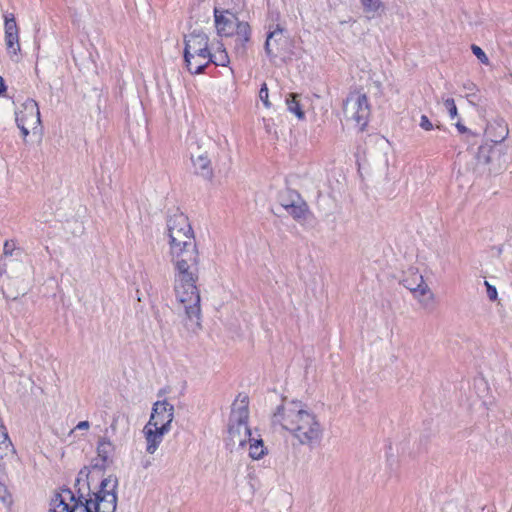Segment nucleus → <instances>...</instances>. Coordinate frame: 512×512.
<instances>
[{
  "mask_svg": "<svg viewBox=\"0 0 512 512\" xmlns=\"http://www.w3.org/2000/svg\"><path fill=\"white\" fill-rule=\"evenodd\" d=\"M169 255L173 265V288L177 301L184 308L191 329L201 328L199 279V251L189 219L176 212L167 220Z\"/></svg>",
  "mask_w": 512,
  "mask_h": 512,
  "instance_id": "1",
  "label": "nucleus"
},
{
  "mask_svg": "<svg viewBox=\"0 0 512 512\" xmlns=\"http://www.w3.org/2000/svg\"><path fill=\"white\" fill-rule=\"evenodd\" d=\"M273 425L287 430L301 445L314 447L323 437V428L317 416L299 401L284 402L272 416Z\"/></svg>",
  "mask_w": 512,
  "mask_h": 512,
  "instance_id": "2",
  "label": "nucleus"
},
{
  "mask_svg": "<svg viewBox=\"0 0 512 512\" xmlns=\"http://www.w3.org/2000/svg\"><path fill=\"white\" fill-rule=\"evenodd\" d=\"M248 419V397L239 395L232 404L229 417L227 445L230 446L231 450L242 448L246 445L247 441H252Z\"/></svg>",
  "mask_w": 512,
  "mask_h": 512,
  "instance_id": "3",
  "label": "nucleus"
},
{
  "mask_svg": "<svg viewBox=\"0 0 512 512\" xmlns=\"http://www.w3.org/2000/svg\"><path fill=\"white\" fill-rule=\"evenodd\" d=\"M118 478L109 475L100 483V489L85 500L86 512H115L117 506Z\"/></svg>",
  "mask_w": 512,
  "mask_h": 512,
  "instance_id": "4",
  "label": "nucleus"
},
{
  "mask_svg": "<svg viewBox=\"0 0 512 512\" xmlns=\"http://www.w3.org/2000/svg\"><path fill=\"white\" fill-rule=\"evenodd\" d=\"M343 111L346 120L353 121L360 130H363L370 116L367 96L358 91L351 92L344 102Z\"/></svg>",
  "mask_w": 512,
  "mask_h": 512,
  "instance_id": "5",
  "label": "nucleus"
},
{
  "mask_svg": "<svg viewBox=\"0 0 512 512\" xmlns=\"http://www.w3.org/2000/svg\"><path fill=\"white\" fill-rule=\"evenodd\" d=\"M16 124L21 130L24 139L29 135L42 134L40 110L38 103L33 99H28L22 105V109L16 113Z\"/></svg>",
  "mask_w": 512,
  "mask_h": 512,
  "instance_id": "6",
  "label": "nucleus"
},
{
  "mask_svg": "<svg viewBox=\"0 0 512 512\" xmlns=\"http://www.w3.org/2000/svg\"><path fill=\"white\" fill-rule=\"evenodd\" d=\"M4 34L6 52L13 62L18 63L21 59L19 28L12 13L4 15Z\"/></svg>",
  "mask_w": 512,
  "mask_h": 512,
  "instance_id": "7",
  "label": "nucleus"
},
{
  "mask_svg": "<svg viewBox=\"0 0 512 512\" xmlns=\"http://www.w3.org/2000/svg\"><path fill=\"white\" fill-rule=\"evenodd\" d=\"M288 47V35L286 30L280 25H270L266 37L264 49L270 59H275L286 52Z\"/></svg>",
  "mask_w": 512,
  "mask_h": 512,
  "instance_id": "8",
  "label": "nucleus"
},
{
  "mask_svg": "<svg viewBox=\"0 0 512 512\" xmlns=\"http://www.w3.org/2000/svg\"><path fill=\"white\" fill-rule=\"evenodd\" d=\"M174 419V406L166 400L157 401L153 404L152 413L148 424L169 432Z\"/></svg>",
  "mask_w": 512,
  "mask_h": 512,
  "instance_id": "9",
  "label": "nucleus"
},
{
  "mask_svg": "<svg viewBox=\"0 0 512 512\" xmlns=\"http://www.w3.org/2000/svg\"><path fill=\"white\" fill-rule=\"evenodd\" d=\"M208 36L199 30L192 31L185 36L184 59L192 56H203L209 54Z\"/></svg>",
  "mask_w": 512,
  "mask_h": 512,
  "instance_id": "10",
  "label": "nucleus"
},
{
  "mask_svg": "<svg viewBox=\"0 0 512 512\" xmlns=\"http://www.w3.org/2000/svg\"><path fill=\"white\" fill-rule=\"evenodd\" d=\"M281 206L296 220L305 218L307 205L301 196L293 190H286L280 194Z\"/></svg>",
  "mask_w": 512,
  "mask_h": 512,
  "instance_id": "11",
  "label": "nucleus"
},
{
  "mask_svg": "<svg viewBox=\"0 0 512 512\" xmlns=\"http://www.w3.org/2000/svg\"><path fill=\"white\" fill-rule=\"evenodd\" d=\"M79 502L80 498L76 500L70 489H62L52 498L50 512H74Z\"/></svg>",
  "mask_w": 512,
  "mask_h": 512,
  "instance_id": "12",
  "label": "nucleus"
},
{
  "mask_svg": "<svg viewBox=\"0 0 512 512\" xmlns=\"http://www.w3.org/2000/svg\"><path fill=\"white\" fill-rule=\"evenodd\" d=\"M167 433L165 429H159L147 423L143 428V434L146 440V452L148 454H154L163 441L164 435Z\"/></svg>",
  "mask_w": 512,
  "mask_h": 512,
  "instance_id": "13",
  "label": "nucleus"
},
{
  "mask_svg": "<svg viewBox=\"0 0 512 512\" xmlns=\"http://www.w3.org/2000/svg\"><path fill=\"white\" fill-rule=\"evenodd\" d=\"M214 16L217 33L220 36H231L234 32L237 22H239L238 19L232 14L226 16L224 13L219 12L217 9L214 11Z\"/></svg>",
  "mask_w": 512,
  "mask_h": 512,
  "instance_id": "14",
  "label": "nucleus"
},
{
  "mask_svg": "<svg viewBox=\"0 0 512 512\" xmlns=\"http://www.w3.org/2000/svg\"><path fill=\"white\" fill-rule=\"evenodd\" d=\"M402 283L413 295H416V293L425 294L428 291V285L425 283L423 276L414 270L408 273Z\"/></svg>",
  "mask_w": 512,
  "mask_h": 512,
  "instance_id": "15",
  "label": "nucleus"
},
{
  "mask_svg": "<svg viewBox=\"0 0 512 512\" xmlns=\"http://www.w3.org/2000/svg\"><path fill=\"white\" fill-rule=\"evenodd\" d=\"M236 39L235 49L238 54L244 55L246 53V44L251 37V28L247 22H237L236 26Z\"/></svg>",
  "mask_w": 512,
  "mask_h": 512,
  "instance_id": "16",
  "label": "nucleus"
},
{
  "mask_svg": "<svg viewBox=\"0 0 512 512\" xmlns=\"http://www.w3.org/2000/svg\"><path fill=\"white\" fill-rule=\"evenodd\" d=\"M508 126L504 120H497L491 123L487 129L486 134L494 143H501L508 136Z\"/></svg>",
  "mask_w": 512,
  "mask_h": 512,
  "instance_id": "17",
  "label": "nucleus"
},
{
  "mask_svg": "<svg viewBox=\"0 0 512 512\" xmlns=\"http://www.w3.org/2000/svg\"><path fill=\"white\" fill-rule=\"evenodd\" d=\"M192 163L197 174L207 179L213 176L211 160L206 153H199L198 155L192 156Z\"/></svg>",
  "mask_w": 512,
  "mask_h": 512,
  "instance_id": "18",
  "label": "nucleus"
},
{
  "mask_svg": "<svg viewBox=\"0 0 512 512\" xmlns=\"http://www.w3.org/2000/svg\"><path fill=\"white\" fill-rule=\"evenodd\" d=\"M184 60L190 73L200 74L209 64V54L203 56H192Z\"/></svg>",
  "mask_w": 512,
  "mask_h": 512,
  "instance_id": "19",
  "label": "nucleus"
},
{
  "mask_svg": "<svg viewBox=\"0 0 512 512\" xmlns=\"http://www.w3.org/2000/svg\"><path fill=\"white\" fill-rule=\"evenodd\" d=\"M15 454V449L9 439L6 429H0V460L11 458Z\"/></svg>",
  "mask_w": 512,
  "mask_h": 512,
  "instance_id": "20",
  "label": "nucleus"
},
{
  "mask_svg": "<svg viewBox=\"0 0 512 512\" xmlns=\"http://www.w3.org/2000/svg\"><path fill=\"white\" fill-rule=\"evenodd\" d=\"M247 443H249V456L252 459L258 460L266 454V448L262 439L252 438V441H247Z\"/></svg>",
  "mask_w": 512,
  "mask_h": 512,
  "instance_id": "21",
  "label": "nucleus"
},
{
  "mask_svg": "<svg viewBox=\"0 0 512 512\" xmlns=\"http://www.w3.org/2000/svg\"><path fill=\"white\" fill-rule=\"evenodd\" d=\"M113 452H114V445L111 443L110 440H108L106 438H102L98 442L97 453H98V456L102 459V461L104 463L110 459Z\"/></svg>",
  "mask_w": 512,
  "mask_h": 512,
  "instance_id": "22",
  "label": "nucleus"
},
{
  "mask_svg": "<svg viewBox=\"0 0 512 512\" xmlns=\"http://www.w3.org/2000/svg\"><path fill=\"white\" fill-rule=\"evenodd\" d=\"M298 94L290 93L286 98L287 108L291 113H294L298 119H304L305 113L302 110L298 101Z\"/></svg>",
  "mask_w": 512,
  "mask_h": 512,
  "instance_id": "23",
  "label": "nucleus"
},
{
  "mask_svg": "<svg viewBox=\"0 0 512 512\" xmlns=\"http://www.w3.org/2000/svg\"><path fill=\"white\" fill-rule=\"evenodd\" d=\"M128 417L124 414H115L113 416L111 425H110V431L112 434H115L119 427H122L124 431L128 430Z\"/></svg>",
  "mask_w": 512,
  "mask_h": 512,
  "instance_id": "24",
  "label": "nucleus"
},
{
  "mask_svg": "<svg viewBox=\"0 0 512 512\" xmlns=\"http://www.w3.org/2000/svg\"><path fill=\"white\" fill-rule=\"evenodd\" d=\"M414 297L418 300L423 309L432 310L435 296L428 287V291L425 294L416 293Z\"/></svg>",
  "mask_w": 512,
  "mask_h": 512,
  "instance_id": "25",
  "label": "nucleus"
},
{
  "mask_svg": "<svg viewBox=\"0 0 512 512\" xmlns=\"http://www.w3.org/2000/svg\"><path fill=\"white\" fill-rule=\"evenodd\" d=\"M214 63L217 66H225L229 62V57L225 49H220L214 54L209 52V63Z\"/></svg>",
  "mask_w": 512,
  "mask_h": 512,
  "instance_id": "26",
  "label": "nucleus"
},
{
  "mask_svg": "<svg viewBox=\"0 0 512 512\" xmlns=\"http://www.w3.org/2000/svg\"><path fill=\"white\" fill-rule=\"evenodd\" d=\"M366 12H376L381 7V0H360Z\"/></svg>",
  "mask_w": 512,
  "mask_h": 512,
  "instance_id": "27",
  "label": "nucleus"
},
{
  "mask_svg": "<svg viewBox=\"0 0 512 512\" xmlns=\"http://www.w3.org/2000/svg\"><path fill=\"white\" fill-rule=\"evenodd\" d=\"M259 98L260 100L263 102L264 106L266 108H269L271 106V103L269 101V92H268V87H267V84L266 83H263L261 88H260V91H259Z\"/></svg>",
  "mask_w": 512,
  "mask_h": 512,
  "instance_id": "28",
  "label": "nucleus"
},
{
  "mask_svg": "<svg viewBox=\"0 0 512 512\" xmlns=\"http://www.w3.org/2000/svg\"><path fill=\"white\" fill-rule=\"evenodd\" d=\"M471 49L473 54L480 60L481 63L488 64L489 59L485 52L479 46L473 44L471 46Z\"/></svg>",
  "mask_w": 512,
  "mask_h": 512,
  "instance_id": "29",
  "label": "nucleus"
},
{
  "mask_svg": "<svg viewBox=\"0 0 512 512\" xmlns=\"http://www.w3.org/2000/svg\"><path fill=\"white\" fill-rule=\"evenodd\" d=\"M444 105L447 108L450 117L453 119L457 116V107L455 101L452 98H448L444 101Z\"/></svg>",
  "mask_w": 512,
  "mask_h": 512,
  "instance_id": "30",
  "label": "nucleus"
},
{
  "mask_svg": "<svg viewBox=\"0 0 512 512\" xmlns=\"http://www.w3.org/2000/svg\"><path fill=\"white\" fill-rule=\"evenodd\" d=\"M484 284L487 289V296H488L489 300L495 301L497 299V295H498L496 288L493 285H491L488 281H485Z\"/></svg>",
  "mask_w": 512,
  "mask_h": 512,
  "instance_id": "31",
  "label": "nucleus"
},
{
  "mask_svg": "<svg viewBox=\"0 0 512 512\" xmlns=\"http://www.w3.org/2000/svg\"><path fill=\"white\" fill-rule=\"evenodd\" d=\"M419 126L425 131H430L433 129V124L426 115H422L420 117Z\"/></svg>",
  "mask_w": 512,
  "mask_h": 512,
  "instance_id": "32",
  "label": "nucleus"
},
{
  "mask_svg": "<svg viewBox=\"0 0 512 512\" xmlns=\"http://www.w3.org/2000/svg\"><path fill=\"white\" fill-rule=\"evenodd\" d=\"M14 248H15L14 242L6 241L4 243V255H12Z\"/></svg>",
  "mask_w": 512,
  "mask_h": 512,
  "instance_id": "33",
  "label": "nucleus"
},
{
  "mask_svg": "<svg viewBox=\"0 0 512 512\" xmlns=\"http://www.w3.org/2000/svg\"><path fill=\"white\" fill-rule=\"evenodd\" d=\"M90 427V423L88 421H80L77 426H76V429H79V430H88Z\"/></svg>",
  "mask_w": 512,
  "mask_h": 512,
  "instance_id": "34",
  "label": "nucleus"
},
{
  "mask_svg": "<svg viewBox=\"0 0 512 512\" xmlns=\"http://www.w3.org/2000/svg\"><path fill=\"white\" fill-rule=\"evenodd\" d=\"M6 495H7L6 487L0 483V498L4 500Z\"/></svg>",
  "mask_w": 512,
  "mask_h": 512,
  "instance_id": "35",
  "label": "nucleus"
},
{
  "mask_svg": "<svg viewBox=\"0 0 512 512\" xmlns=\"http://www.w3.org/2000/svg\"><path fill=\"white\" fill-rule=\"evenodd\" d=\"M456 128L458 129V131H459L460 133H465V132H467V128H466L462 123H460V122H457V123H456Z\"/></svg>",
  "mask_w": 512,
  "mask_h": 512,
  "instance_id": "36",
  "label": "nucleus"
},
{
  "mask_svg": "<svg viewBox=\"0 0 512 512\" xmlns=\"http://www.w3.org/2000/svg\"><path fill=\"white\" fill-rule=\"evenodd\" d=\"M5 91V84L3 78L0 76V94Z\"/></svg>",
  "mask_w": 512,
  "mask_h": 512,
  "instance_id": "37",
  "label": "nucleus"
},
{
  "mask_svg": "<svg viewBox=\"0 0 512 512\" xmlns=\"http://www.w3.org/2000/svg\"><path fill=\"white\" fill-rule=\"evenodd\" d=\"M285 200H286V202H290L291 201L288 196H285Z\"/></svg>",
  "mask_w": 512,
  "mask_h": 512,
  "instance_id": "38",
  "label": "nucleus"
},
{
  "mask_svg": "<svg viewBox=\"0 0 512 512\" xmlns=\"http://www.w3.org/2000/svg\"><path fill=\"white\" fill-rule=\"evenodd\" d=\"M0 429H6V428L4 427V425H2V424L0 423Z\"/></svg>",
  "mask_w": 512,
  "mask_h": 512,
  "instance_id": "39",
  "label": "nucleus"
}]
</instances>
